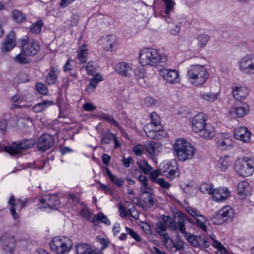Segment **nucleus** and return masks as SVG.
<instances>
[{
	"instance_id": "nucleus-55",
	"label": "nucleus",
	"mask_w": 254,
	"mask_h": 254,
	"mask_svg": "<svg viewBox=\"0 0 254 254\" xmlns=\"http://www.w3.org/2000/svg\"><path fill=\"white\" fill-rule=\"evenodd\" d=\"M126 232L127 234L129 235L130 237L134 239L137 242H140L141 239L139 236L132 229L128 227H126Z\"/></svg>"
},
{
	"instance_id": "nucleus-53",
	"label": "nucleus",
	"mask_w": 254,
	"mask_h": 254,
	"mask_svg": "<svg viewBox=\"0 0 254 254\" xmlns=\"http://www.w3.org/2000/svg\"><path fill=\"white\" fill-rule=\"evenodd\" d=\"M181 22L177 21L173 23V25L170 27V33L172 35H177L180 31Z\"/></svg>"
},
{
	"instance_id": "nucleus-12",
	"label": "nucleus",
	"mask_w": 254,
	"mask_h": 254,
	"mask_svg": "<svg viewBox=\"0 0 254 254\" xmlns=\"http://www.w3.org/2000/svg\"><path fill=\"white\" fill-rule=\"evenodd\" d=\"M159 75L169 83L174 84L180 82L179 72L175 69L162 68L159 70Z\"/></svg>"
},
{
	"instance_id": "nucleus-25",
	"label": "nucleus",
	"mask_w": 254,
	"mask_h": 254,
	"mask_svg": "<svg viewBox=\"0 0 254 254\" xmlns=\"http://www.w3.org/2000/svg\"><path fill=\"white\" fill-rule=\"evenodd\" d=\"M103 78L99 73H97L95 76L90 79L89 84L87 85L86 91L88 93L93 92L99 82L102 81Z\"/></svg>"
},
{
	"instance_id": "nucleus-57",
	"label": "nucleus",
	"mask_w": 254,
	"mask_h": 254,
	"mask_svg": "<svg viewBox=\"0 0 254 254\" xmlns=\"http://www.w3.org/2000/svg\"><path fill=\"white\" fill-rule=\"evenodd\" d=\"M185 237H186L188 241L191 244L192 246L195 247L199 246V243L194 236L191 235H188V234L187 233V236Z\"/></svg>"
},
{
	"instance_id": "nucleus-49",
	"label": "nucleus",
	"mask_w": 254,
	"mask_h": 254,
	"mask_svg": "<svg viewBox=\"0 0 254 254\" xmlns=\"http://www.w3.org/2000/svg\"><path fill=\"white\" fill-rule=\"evenodd\" d=\"M210 220L215 225H221L226 222L219 211L210 218Z\"/></svg>"
},
{
	"instance_id": "nucleus-46",
	"label": "nucleus",
	"mask_w": 254,
	"mask_h": 254,
	"mask_svg": "<svg viewBox=\"0 0 254 254\" xmlns=\"http://www.w3.org/2000/svg\"><path fill=\"white\" fill-rule=\"evenodd\" d=\"M43 25V21L41 20H38L30 26V31L32 33L36 34H39L41 31V28Z\"/></svg>"
},
{
	"instance_id": "nucleus-33",
	"label": "nucleus",
	"mask_w": 254,
	"mask_h": 254,
	"mask_svg": "<svg viewBox=\"0 0 254 254\" xmlns=\"http://www.w3.org/2000/svg\"><path fill=\"white\" fill-rule=\"evenodd\" d=\"M53 102L49 100H45L36 104L33 107V110L35 113H40L45 110L47 108L53 105Z\"/></svg>"
},
{
	"instance_id": "nucleus-60",
	"label": "nucleus",
	"mask_w": 254,
	"mask_h": 254,
	"mask_svg": "<svg viewBox=\"0 0 254 254\" xmlns=\"http://www.w3.org/2000/svg\"><path fill=\"white\" fill-rule=\"evenodd\" d=\"M159 184L162 188L168 189L169 188L170 185L169 183L166 182L163 178H159L157 182H155Z\"/></svg>"
},
{
	"instance_id": "nucleus-22",
	"label": "nucleus",
	"mask_w": 254,
	"mask_h": 254,
	"mask_svg": "<svg viewBox=\"0 0 254 254\" xmlns=\"http://www.w3.org/2000/svg\"><path fill=\"white\" fill-rule=\"evenodd\" d=\"M249 111V105L246 103H243L241 106L232 108L230 111V114L233 118H241L248 113Z\"/></svg>"
},
{
	"instance_id": "nucleus-63",
	"label": "nucleus",
	"mask_w": 254,
	"mask_h": 254,
	"mask_svg": "<svg viewBox=\"0 0 254 254\" xmlns=\"http://www.w3.org/2000/svg\"><path fill=\"white\" fill-rule=\"evenodd\" d=\"M96 108V106H94L93 104L90 103H86L83 106V109L86 111L91 112Z\"/></svg>"
},
{
	"instance_id": "nucleus-18",
	"label": "nucleus",
	"mask_w": 254,
	"mask_h": 254,
	"mask_svg": "<svg viewBox=\"0 0 254 254\" xmlns=\"http://www.w3.org/2000/svg\"><path fill=\"white\" fill-rule=\"evenodd\" d=\"M186 218V215L180 212H178L174 213V219L177 225V229L185 236L187 235V232L186 230L185 226V218Z\"/></svg>"
},
{
	"instance_id": "nucleus-2",
	"label": "nucleus",
	"mask_w": 254,
	"mask_h": 254,
	"mask_svg": "<svg viewBox=\"0 0 254 254\" xmlns=\"http://www.w3.org/2000/svg\"><path fill=\"white\" fill-rule=\"evenodd\" d=\"M207 116L203 113L196 115L191 120V128L195 132L200 133V135L205 139H210L215 135L214 127L207 123Z\"/></svg>"
},
{
	"instance_id": "nucleus-32",
	"label": "nucleus",
	"mask_w": 254,
	"mask_h": 254,
	"mask_svg": "<svg viewBox=\"0 0 254 254\" xmlns=\"http://www.w3.org/2000/svg\"><path fill=\"white\" fill-rule=\"evenodd\" d=\"M11 17L12 20L17 23H21L26 20L25 16L18 9H13L11 11Z\"/></svg>"
},
{
	"instance_id": "nucleus-54",
	"label": "nucleus",
	"mask_w": 254,
	"mask_h": 254,
	"mask_svg": "<svg viewBox=\"0 0 254 254\" xmlns=\"http://www.w3.org/2000/svg\"><path fill=\"white\" fill-rule=\"evenodd\" d=\"M167 227L162 221H160L156 224V230L159 234H160L161 233H165Z\"/></svg>"
},
{
	"instance_id": "nucleus-31",
	"label": "nucleus",
	"mask_w": 254,
	"mask_h": 254,
	"mask_svg": "<svg viewBox=\"0 0 254 254\" xmlns=\"http://www.w3.org/2000/svg\"><path fill=\"white\" fill-rule=\"evenodd\" d=\"M146 135L151 139H158V133L162 130V127H154L146 129V127L144 128Z\"/></svg>"
},
{
	"instance_id": "nucleus-43",
	"label": "nucleus",
	"mask_w": 254,
	"mask_h": 254,
	"mask_svg": "<svg viewBox=\"0 0 254 254\" xmlns=\"http://www.w3.org/2000/svg\"><path fill=\"white\" fill-rule=\"evenodd\" d=\"M168 227L174 230L177 229V225L174 223L173 219L169 216H163L161 220Z\"/></svg>"
},
{
	"instance_id": "nucleus-17",
	"label": "nucleus",
	"mask_w": 254,
	"mask_h": 254,
	"mask_svg": "<svg viewBox=\"0 0 254 254\" xmlns=\"http://www.w3.org/2000/svg\"><path fill=\"white\" fill-rule=\"evenodd\" d=\"M234 135L237 139L248 142L250 140L251 133L246 127H239L235 129Z\"/></svg>"
},
{
	"instance_id": "nucleus-19",
	"label": "nucleus",
	"mask_w": 254,
	"mask_h": 254,
	"mask_svg": "<svg viewBox=\"0 0 254 254\" xmlns=\"http://www.w3.org/2000/svg\"><path fill=\"white\" fill-rule=\"evenodd\" d=\"M16 37L14 32H10L3 43L1 50L3 52L11 50L16 45Z\"/></svg>"
},
{
	"instance_id": "nucleus-59",
	"label": "nucleus",
	"mask_w": 254,
	"mask_h": 254,
	"mask_svg": "<svg viewBox=\"0 0 254 254\" xmlns=\"http://www.w3.org/2000/svg\"><path fill=\"white\" fill-rule=\"evenodd\" d=\"M35 86L36 89L39 93L42 94H46L48 92V89L43 83L41 82H37Z\"/></svg>"
},
{
	"instance_id": "nucleus-13",
	"label": "nucleus",
	"mask_w": 254,
	"mask_h": 254,
	"mask_svg": "<svg viewBox=\"0 0 254 254\" xmlns=\"http://www.w3.org/2000/svg\"><path fill=\"white\" fill-rule=\"evenodd\" d=\"M55 139L53 137L49 134H44L41 135L38 139L37 145L39 150L45 151L54 144Z\"/></svg>"
},
{
	"instance_id": "nucleus-7",
	"label": "nucleus",
	"mask_w": 254,
	"mask_h": 254,
	"mask_svg": "<svg viewBox=\"0 0 254 254\" xmlns=\"http://www.w3.org/2000/svg\"><path fill=\"white\" fill-rule=\"evenodd\" d=\"M35 141L33 139H25L21 142H14L10 146L4 147V150L11 155L20 153L23 150L30 149L33 147Z\"/></svg>"
},
{
	"instance_id": "nucleus-40",
	"label": "nucleus",
	"mask_w": 254,
	"mask_h": 254,
	"mask_svg": "<svg viewBox=\"0 0 254 254\" xmlns=\"http://www.w3.org/2000/svg\"><path fill=\"white\" fill-rule=\"evenodd\" d=\"M137 165L139 169L145 174H149L150 172L153 170L152 167L150 166L145 160L137 162Z\"/></svg>"
},
{
	"instance_id": "nucleus-58",
	"label": "nucleus",
	"mask_w": 254,
	"mask_h": 254,
	"mask_svg": "<svg viewBox=\"0 0 254 254\" xmlns=\"http://www.w3.org/2000/svg\"><path fill=\"white\" fill-rule=\"evenodd\" d=\"M72 62V61H71ZM73 66L70 63V60L68 59L67 61L66 62L64 66V71L65 72H69L71 75L76 77V74L75 72L72 73L71 71L72 70Z\"/></svg>"
},
{
	"instance_id": "nucleus-62",
	"label": "nucleus",
	"mask_w": 254,
	"mask_h": 254,
	"mask_svg": "<svg viewBox=\"0 0 254 254\" xmlns=\"http://www.w3.org/2000/svg\"><path fill=\"white\" fill-rule=\"evenodd\" d=\"M144 103L146 106L151 107L152 106L155 105L156 104V102L154 99H153L151 97H147L145 98L144 100Z\"/></svg>"
},
{
	"instance_id": "nucleus-50",
	"label": "nucleus",
	"mask_w": 254,
	"mask_h": 254,
	"mask_svg": "<svg viewBox=\"0 0 254 254\" xmlns=\"http://www.w3.org/2000/svg\"><path fill=\"white\" fill-rule=\"evenodd\" d=\"M27 56L25 54L21 49V52L15 57V61L20 64H26L29 63V59L26 57Z\"/></svg>"
},
{
	"instance_id": "nucleus-16",
	"label": "nucleus",
	"mask_w": 254,
	"mask_h": 254,
	"mask_svg": "<svg viewBox=\"0 0 254 254\" xmlns=\"http://www.w3.org/2000/svg\"><path fill=\"white\" fill-rule=\"evenodd\" d=\"M166 167L164 172L166 171V169L168 170L169 171L166 175L167 178L170 180H173L176 177L180 176V171L179 170L177 162L175 160H172L169 163L166 164Z\"/></svg>"
},
{
	"instance_id": "nucleus-20",
	"label": "nucleus",
	"mask_w": 254,
	"mask_h": 254,
	"mask_svg": "<svg viewBox=\"0 0 254 254\" xmlns=\"http://www.w3.org/2000/svg\"><path fill=\"white\" fill-rule=\"evenodd\" d=\"M188 213L194 217L197 222L198 226L204 231L206 230V226L205 222L206 219L204 216L201 215L195 209L189 208L187 209Z\"/></svg>"
},
{
	"instance_id": "nucleus-28",
	"label": "nucleus",
	"mask_w": 254,
	"mask_h": 254,
	"mask_svg": "<svg viewBox=\"0 0 254 254\" xmlns=\"http://www.w3.org/2000/svg\"><path fill=\"white\" fill-rule=\"evenodd\" d=\"M250 187L248 182L242 181L237 186L238 194L242 197L245 196L250 193Z\"/></svg>"
},
{
	"instance_id": "nucleus-14",
	"label": "nucleus",
	"mask_w": 254,
	"mask_h": 254,
	"mask_svg": "<svg viewBox=\"0 0 254 254\" xmlns=\"http://www.w3.org/2000/svg\"><path fill=\"white\" fill-rule=\"evenodd\" d=\"M15 201V197L13 195L10 197L8 201L10 211L14 219H16L18 218V214L16 212V210H17L18 211H20L22 208L26 206V201L21 199L18 200L16 202Z\"/></svg>"
},
{
	"instance_id": "nucleus-56",
	"label": "nucleus",
	"mask_w": 254,
	"mask_h": 254,
	"mask_svg": "<svg viewBox=\"0 0 254 254\" xmlns=\"http://www.w3.org/2000/svg\"><path fill=\"white\" fill-rule=\"evenodd\" d=\"M149 174V178L151 181L153 183H155L157 182V180H158L159 178H158V177L161 175V172L157 170H154L151 171Z\"/></svg>"
},
{
	"instance_id": "nucleus-8",
	"label": "nucleus",
	"mask_w": 254,
	"mask_h": 254,
	"mask_svg": "<svg viewBox=\"0 0 254 254\" xmlns=\"http://www.w3.org/2000/svg\"><path fill=\"white\" fill-rule=\"evenodd\" d=\"M21 47L22 52L25 54L29 56H34L36 55L40 50V46L39 43L33 40H22Z\"/></svg>"
},
{
	"instance_id": "nucleus-9",
	"label": "nucleus",
	"mask_w": 254,
	"mask_h": 254,
	"mask_svg": "<svg viewBox=\"0 0 254 254\" xmlns=\"http://www.w3.org/2000/svg\"><path fill=\"white\" fill-rule=\"evenodd\" d=\"M238 66L239 69L245 73H254V55H247L242 58L238 62Z\"/></svg>"
},
{
	"instance_id": "nucleus-21",
	"label": "nucleus",
	"mask_w": 254,
	"mask_h": 254,
	"mask_svg": "<svg viewBox=\"0 0 254 254\" xmlns=\"http://www.w3.org/2000/svg\"><path fill=\"white\" fill-rule=\"evenodd\" d=\"M115 70L120 75L127 77H129L132 72L131 65L129 64L123 62L116 64Z\"/></svg>"
},
{
	"instance_id": "nucleus-37",
	"label": "nucleus",
	"mask_w": 254,
	"mask_h": 254,
	"mask_svg": "<svg viewBox=\"0 0 254 254\" xmlns=\"http://www.w3.org/2000/svg\"><path fill=\"white\" fill-rule=\"evenodd\" d=\"M150 117L151 119V122L147 125V126H146V129H147L148 128H151V127H162L160 125V117L156 113H151L150 115Z\"/></svg>"
},
{
	"instance_id": "nucleus-35",
	"label": "nucleus",
	"mask_w": 254,
	"mask_h": 254,
	"mask_svg": "<svg viewBox=\"0 0 254 254\" xmlns=\"http://www.w3.org/2000/svg\"><path fill=\"white\" fill-rule=\"evenodd\" d=\"M99 118L101 120L106 121L108 123L111 124L118 128H121L120 124L116 121L112 115L103 113L99 116Z\"/></svg>"
},
{
	"instance_id": "nucleus-36",
	"label": "nucleus",
	"mask_w": 254,
	"mask_h": 254,
	"mask_svg": "<svg viewBox=\"0 0 254 254\" xmlns=\"http://www.w3.org/2000/svg\"><path fill=\"white\" fill-rule=\"evenodd\" d=\"M116 135L111 133L110 129L104 133L102 135L101 139V144H108L110 143L115 139Z\"/></svg>"
},
{
	"instance_id": "nucleus-1",
	"label": "nucleus",
	"mask_w": 254,
	"mask_h": 254,
	"mask_svg": "<svg viewBox=\"0 0 254 254\" xmlns=\"http://www.w3.org/2000/svg\"><path fill=\"white\" fill-rule=\"evenodd\" d=\"M139 62L142 66H164L168 58L160 53L159 50L154 48H146L141 51L139 57Z\"/></svg>"
},
{
	"instance_id": "nucleus-11",
	"label": "nucleus",
	"mask_w": 254,
	"mask_h": 254,
	"mask_svg": "<svg viewBox=\"0 0 254 254\" xmlns=\"http://www.w3.org/2000/svg\"><path fill=\"white\" fill-rule=\"evenodd\" d=\"M0 243L7 254H11L15 248V240L9 234L4 233L0 237Z\"/></svg>"
},
{
	"instance_id": "nucleus-48",
	"label": "nucleus",
	"mask_w": 254,
	"mask_h": 254,
	"mask_svg": "<svg viewBox=\"0 0 254 254\" xmlns=\"http://www.w3.org/2000/svg\"><path fill=\"white\" fill-rule=\"evenodd\" d=\"M200 96L202 99L209 102H213L217 99V94L211 92H202Z\"/></svg>"
},
{
	"instance_id": "nucleus-34",
	"label": "nucleus",
	"mask_w": 254,
	"mask_h": 254,
	"mask_svg": "<svg viewBox=\"0 0 254 254\" xmlns=\"http://www.w3.org/2000/svg\"><path fill=\"white\" fill-rule=\"evenodd\" d=\"M58 74V70L54 67L52 68L46 76L47 83L50 85L55 84L57 80Z\"/></svg>"
},
{
	"instance_id": "nucleus-23",
	"label": "nucleus",
	"mask_w": 254,
	"mask_h": 254,
	"mask_svg": "<svg viewBox=\"0 0 254 254\" xmlns=\"http://www.w3.org/2000/svg\"><path fill=\"white\" fill-rule=\"evenodd\" d=\"M119 210L120 211V216L123 218L127 216H131L134 219H137L138 217V212L136 210V207L132 206L128 209H126L123 207V205L119 203L118 204Z\"/></svg>"
},
{
	"instance_id": "nucleus-24",
	"label": "nucleus",
	"mask_w": 254,
	"mask_h": 254,
	"mask_svg": "<svg viewBox=\"0 0 254 254\" xmlns=\"http://www.w3.org/2000/svg\"><path fill=\"white\" fill-rule=\"evenodd\" d=\"M143 190L140 196L141 200L144 202L146 206L148 208L153 207L155 204V200L152 197L151 190Z\"/></svg>"
},
{
	"instance_id": "nucleus-41",
	"label": "nucleus",
	"mask_w": 254,
	"mask_h": 254,
	"mask_svg": "<svg viewBox=\"0 0 254 254\" xmlns=\"http://www.w3.org/2000/svg\"><path fill=\"white\" fill-rule=\"evenodd\" d=\"M98 67V64L96 62L90 61L87 63L85 66V69L88 74L93 75Z\"/></svg>"
},
{
	"instance_id": "nucleus-29",
	"label": "nucleus",
	"mask_w": 254,
	"mask_h": 254,
	"mask_svg": "<svg viewBox=\"0 0 254 254\" xmlns=\"http://www.w3.org/2000/svg\"><path fill=\"white\" fill-rule=\"evenodd\" d=\"M234 97L238 100H244L248 94V91L247 89L242 87H236L233 90Z\"/></svg>"
},
{
	"instance_id": "nucleus-39",
	"label": "nucleus",
	"mask_w": 254,
	"mask_h": 254,
	"mask_svg": "<svg viewBox=\"0 0 254 254\" xmlns=\"http://www.w3.org/2000/svg\"><path fill=\"white\" fill-rule=\"evenodd\" d=\"M106 172L111 181L115 184L118 187H122L124 184V181L117 178L116 176L112 174L108 168H106Z\"/></svg>"
},
{
	"instance_id": "nucleus-51",
	"label": "nucleus",
	"mask_w": 254,
	"mask_h": 254,
	"mask_svg": "<svg viewBox=\"0 0 254 254\" xmlns=\"http://www.w3.org/2000/svg\"><path fill=\"white\" fill-rule=\"evenodd\" d=\"M212 187V184L203 183L200 186L199 190L203 193L211 194L213 190Z\"/></svg>"
},
{
	"instance_id": "nucleus-64",
	"label": "nucleus",
	"mask_w": 254,
	"mask_h": 254,
	"mask_svg": "<svg viewBox=\"0 0 254 254\" xmlns=\"http://www.w3.org/2000/svg\"><path fill=\"white\" fill-rule=\"evenodd\" d=\"M214 246L217 248L219 250L222 251L224 253H227V249L221 243L218 241L214 242Z\"/></svg>"
},
{
	"instance_id": "nucleus-47",
	"label": "nucleus",
	"mask_w": 254,
	"mask_h": 254,
	"mask_svg": "<svg viewBox=\"0 0 254 254\" xmlns=\"http://www.w3.org/2000/svg\"><path fill=\"white\" fill-rule=\"evenodd\" d=\"M209 37L205 34H199L197 37L198 46L199 47H204L209 41Z\"/></svg>"
},
{
	"instance_id": "nucleus-3",
	"label": "nucleus",
	"mask_w": 254,
	"mask_h": 254,
	"mask_svg": "<svg viewBox=\"0 0 254 254\" xmlns=\"http://www.w3.org/2000/svg\"><path fill=\"white\" fill-rule=\"evenodd\" d=\"M173 148L178 160L181 161L191 159L195 154L193 146L183 138L178 139L175 141Z\"/></svg>"
},
{
	"instance_id": "nucleus-52",
	"label": "nucleus",
	"mask_w": 254,
	"mask_h": 254,
	"mask_svg": "<svg viewBox=\"0 0 254 254\" xmlns=\"http://www.w3.org/2000/svg\"><path fill=\"white\" fill-rule=\"evenodd\" d=\"M137 179L141 184V188L142 190L149 189V187L148 186V179L145 176H144L140 173Z\"/></svg>"
},
{
	"instance_id": "nucleus-10",
	"label": "nucleus",
	"mask_w": 254,
	"mask_h": 254,
	"mask_svg": "<svg viewBox=\"0 0 254 254\" xmlns=\"http://www.w3.org/2000/svg\"><path fill=\"white\" fill-rule=\"evenodd\" d=\"M39 202L43 204V208L52 209H58L60 205V198L55 194L45 195L39 199Z\"/></svg>"
},
{
	"instance_id": "nucleus-4",
	"label": "nucleus",
	"mask_w": 254,
	"mask_h": 254,
	"mask_svg": "<svg viewBox=\"0 0 254 254\" xmlns=\"http://www.w3.org/2000/svg\"><path fill=\"white\" fill-rule=\"evenodd\" d=\"M188 75L191 83L196 86L204 84L209 74L204 66L200 64L191 65L188 71Z\"/></svg>"
},
{
	"instance_id": "nucleus-15",
	"label": "nucleus",
	"mask_w": 254,
	"mask_h": 254,
	"mask_svg": "<svg viewBox=\"0 0 254 254\" xmlns=\"http://www.w3.org/2000/svg\"><path fill=\"white\" fill-rule=\"evenodd\" d=\"M230 191L226 187H220L213 189L211 194L213 199L217 202H222L227 199L229 196Z\"/></svg>"
},
{
	"instance_id": "nucleus-26",
	"label": "nucleus",
	"mask_w": 254,
	"mask_h": 254,
	"mask_svg": "<svg viewBox=\"0 0 254 254\" xmlns=\"http://www.w3.org/2000/svg\"><path fill=\"white\" fill-rule=\"evenodd\" d=\"M160 146L159 143L151 141L144 145V149L151 156H156L160 152Z\"/></svg>"
},
{
	"instance_id": "nucleus-6",
	"label": "nucleus",
	"mask_w": 254,
	"mask_h": 254,
	"mask_svg": "<svg viewBox=\"0 0 254 254\" xmlns=\"http://www.w3.org/2000/svg\"><path fill=\"white\" fill-rule=\"evenodd\" d=\"M235 170L242 176L247 177L254 172V159L244 157L235 163Z\"/></svg>"
},
{
	"instance_id": "nucleus-5",
	"label": "nucleus",
	"mask_w": 254,
	"mask_h": 254,
	"mask_svg": "<svg viewBox=\"0 0 254 254\" xmlns=\"http://www.w3.org/2000/svg\"><path fill=\"white\" fill-rule=\"evenodd\" d=\"M73 243L68 237L57 236L54 237L50 246L51 250L57 254H66L71 250Z\"/></svg>"
},
{
	"instance_id": "nucleus-44",
	"label": "nucleus",
	"mask_w": 254,
	"mask_h": 254,
	"mask_svg": "<svg viewBox=\"0 0 254 254\" xmlns=\"http://www.w3.org/2000/svg\"><path fill=\"white\" fill-rule=\"evenodd\" d=\"M165 4V13L167 15H169L172 12L174 11L175 2L173 0H162Z\"/></svg>"
},
{
	"instance_id": "nucleus-27",
	"label": "nucleus",
	"mask_w": 254,
	"mask_h": 254,
	"mask_svg": "<svg viewBox=\"0 0 254 254\" xmlns=\"http://www.w3.org/2000/svg\"><path fill=\"white\" fill-rule=\"evenodd\" d=\"M219 212L222 216L225 222L231 221L234 216V210L229 206H226L221 208Z\"/></svg>"
},
{
	"instance_id": "nucleus-38",
	"label": "nucleus",
	"mask_w": 254,
	"mask_h": 254,
	"mask_svg": "<svg viewBox=\"0 0 254 254\" xmlns=\"http://www.w3.org/2000/svg\"><path fill=\"white\" fill-rule=\"evenodd\" d=\"M232 141L229 137L219 139L217 141V145L221 150H225L231 145Z\"/></svg>"
},
{
	"instance_id": "nucleus-42",
	"label": "nucleus",
	"mask_w": 254,
	"mask_h": 254,
	"mask_svg": "<svg viewBox=\"0 0 254 254\" xmlns=\"http://www.w3.org/2000/svg\"><path fill=\"white\" fill-rule=\"evenodd\" d=\"M98 221H101L107 225H110L111 224L109 219L103 213H99L92 218V222L93 223Z\"/></svg>"
},
{
	"instance_id": "nucleus-45",
	"label": "nucleus",
	"mask_w": 254,
	"mask_h": 254,
	"mask_svg": "<svg viewBox=\"0 0 254 254\" xmlns=\"http://www.w3.org/2000/svg\"><path fill=\"white\" fill-rule=\"evenodd\" d=\"M230 164V162L229 161V158L225 157L224 158H221L219 160L217 166L221 171H224L227 169Z\"/></svg>"
},
{
	"instance_id": "nucleus-61",
	"label": "nucleus",
	"mask_w": 254,
	"mask_h": 254,
	"mask_svg": "<svg viewBox=\"0 0 254 254\" xmlns=\"http://www.w3.org/2000/svg\"><path fill=\"white\" fill-rule=\"evenodd\" d=\"M144 147L141 145H137L133 147V151L137 156H140L144 151Z\"/></svg>"
},
{
	"instance_id": "nucleus-30",
	"label": "nucleus",
	"mask_w": 254,
	"mask_h": 254,
	"mask_svg": "<svg viewBox=\"0 0 254 254\" xmlns=\"http://www.w3.org/2000/svg\"><path fill=\"white\" fill-rule=\"evenodd\" d=\"M88 55V50L86 45L83 44L77 52L76 58L79 60L80 64L85 63Z\"/></svg>"
}]
</instances>
